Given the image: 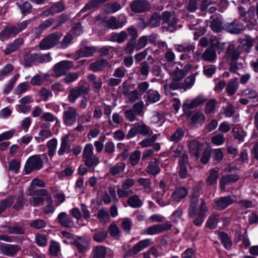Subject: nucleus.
Returning <instances> with one entry per match:
<instances>
[{"instance_id":"nucleus-1","label":"nucleus","mask_w":258,"mask_h":258,"mask_svg":"<svg viewBox=\"0 0 258 258\" xmlns=\"http://www.w3.org/2000/svg\"><path fill=\"white\" fill-rule=\"evenodd\" d=\"M239 18L246 24L249 30H253L257 24L258 3L255 6H250L247 11L243 6L238 8Z\"/></svg>"},{"instance_id":"nucleus-2","label":"nucleus","mask_w":258,"mask_h":258,"mask_svg":"<svg viewBox=\"0 0 258 258\" xmlns=\"http://www.w3.org/2000/svg\"><path fill=\"white\" fill-rule=\"evenodd\" d=\"M30 22L31 20H28L19 22L15 25H8L0 32V39L4 40L10 37H15L26 29Z\"/></svg>"},{"instance_id":"nucleus-3","label":"nucleus","mask_w":258,"mask_h":258,"mask_svg":"<svg viewBox=\"0 0 258 258\" xmlns=\"http://www.w3.org/2000/svg\"><path fill=\"white\" fill-rule=\"evenodd\" d=\"M93 149V146L91 144H87L83 152L84 162L89 168L95 167L99 163L98 158L94 154Z\"/></svg>"},{"instance_id":"nucleus-4","label":"nucleus","mask_w":258,"mask_h":258,"mask_svg":"<svg viewBox=\"0 0 258 258\" xmlns=\"http://www.w3.org/2000/svg\"><path fill=\"white\" fill-rule=\"evenodd\" d=\"M62 35L59 32L50 34L40 41L39 44L40 49L46 50L53 47L58 43Z\"/></svg>"},{"instance_id":"nucleus-5","label":"nucleus","mask_w":258,"mask_h":258,"mask_svg":"<svg viewBox=\"0 0 258 258\" xmlns=\"http://www.w3.org/2000/svg\"><path fill=\"white\" fill-rule=\"evenodd\" d=\"M169 63H165V68L168 72L173 79L174 80H180L186 76L191 69V66L189 64H186L182 69H179L177 67L171 68L169 67Z\"/></svg>"},{"instance_id":"nucleus-6","label":"nucleus","mask_w":258,"mask_h":258,"mask_svg":"<svg viewBox=\"0 0 258 258\" xmlns=\"http://www.w3.org/2000/svg\"><path fill=\"white\" fill-rule=\"evenodd\" d=\"M43 162L40 155L32 156L28 158L25 164V172L29 174L34 170H39L43 167Z\"/></svg>"},{"instance_id":"nucleus-7","label":"nucleus","mask_w":258,"mask_h":258,"mask_svg":"<svg viewBox=\"0 0 258 258\" xmlns=\"http://www.w3.org/2000/svg\"><path fill=\"white\" fill-rule=\"evenodd\" d=\"M236 197L234 195L221 197L215 200L212 207L217 211H221L236 201Z\"/></svg>"},{"instance_id":"nucleus-8","label":"nucleus","mask_w":258,"mask_h":258,"mask_svg":"<svg viewBox=\"0 0 258 258\" xmlns=\"http://www.w3.org/2000/svg\"><path fill=\"white\" fill-rule=\"evenodd\" d=\"M161 17L162 24H167V26H164V27L170 32L174 31L175 29V25L178 22L179 19L175 17L172 13L169 11L163 12Z\"/></svg>"},{"instance_id":"nucleus-9","label":"nucleus","mask_w":258,"mask_h":258,"mask_svg":"<svg viewBox=\"0 0 258 258\" xmlns=\"http://www.w3.org/2000/svg\"><path fill=\"white\" fill-rule=\"evenodd\" d=\"M90 239L86 236H78L71 242L72 245L75 246L79 252L85 253L90 248Z\"/></svg>"},{"instance_id":"nucleus-10","label":"nucleus","mask_w":258,"mask_h":258,"mask_svg":"<svg viewBox=\"0 0 258 258\" xmlns=\"http://www.w3.org/2000/svg\"><path fill=\"white\" fill-rule=\"evenodd\" d=\"M73 66V62L67 60H62L56 63L53 69L54 76L60 77L64 75Z\"/></svg>"},{"instance_id":"nucleus-11","label":"nucleus","mask_w":258,"mask_h":258,"mask_svg":"<svg viewBox=\"0 0 258 258\" xmlns=\"http://www.w3.org/2000/svg\"><path fill=\"white\" fill-rule=\"evenodd\" d=\"M172 225L168 222L163 224H158L149 226L145 229L143 233L147 235H156L161 233L171 228Z\"/></svg>"},{"instance_id":"nucleus-12","label":"nucleus","mask_w":258,"mask_h":258,"mask_svg":"<svg viewBox=\"0 0 258 258\" xmlns=\"http://www.w3.org/2000/svg\"><path fill=\"white\" fill-rule=\"evenodd\" d=\"M79 114L77 109L69 107L63 113V121L68 126L72 125L76 121Z\"/></svg>"},{"instance_id":"nucleus-13","label":"nucleus","mask_w":258,"mask_h":258,"mask_svg":"<svg viewBox=\"0 0 258 258\" xmlns=\"http://www.w3.org/2000/svg\"><path fill=\"white\" fill-rule=\"evenodd\" d=\"M207 99L203 95H199L192 101H185L183 104V110L185 114L189 115V110L194 108L204 103Z\"/></svg>"},{"instance_id":"nucleus-14","label":"nucleus","mask_w":258,"mask_h":258,"mask_svg":"<svg viewBox=\"0 0 258 258\" xmlns=\"http://www.w3.org/2000/svg\"><path fill=\"white\" fill-rule=\"evenodd\" d=\"M89 90V86H80L74 88L71 90L68 95V100L70 102L74 103L81 95L88 94Z\"/></svg>"},{"instance_id":"nucleus-15","label":"nucleus","mask_w":258,"mask_h":258,"mask_svg":"<svg viewBox=\"0 0 258 258\" xmlns=\"http://www.w3.org/2000/svg\"><path fill=\"white\" fill-rule=\"evenodd\" d=\"M150 8V3L147 0H135L131 4V10L136 13L146 12Z\"/></svg>"},{"instance_id":"nucleus-16","label":"nucleus","mask_w":258,"mask_h":258,"mask_svg":"<svg viewBox=\"0 0 258 258\" xmlns=\"http://www.w3.org/2000/svg\"><path fill=\"white\" fill-rule=\"evenodd\" d=\"M246 26L240 22L234 20L225 25V29L228 32L233 34H239L245 30Z\"/></svg>"},{"instance_id":"nucleus-17","label":"nucleus","mask_w":258,"mask_h":258,"mask_svg":"<svg viewBox=\"0 0 258 258\" xmlns=\"http://www.w3.org/2000/svg\"><path fill=\"white\" fill-rule=\"evenodd\" d=\"M241 53L240 47H235L233 45H230L225 52V57L229 61H237Z\"/></svg>"},{"instance_id":"nucleus-18","label":"nucleus","mask_w":258,"mask_h":258,"mask_svg":"<svg viewBox=\"0 0 258 258\" xmlns=\"http://www.w3.org/2000/svg\"><path fill=\"white\" fill-rule=\"evenodd\" d=\"M121 20L117 19L116 17L112 16L106 21V25L109 28L117 29L122 28L126 23V19L124 15H121Z\"/></svg>"},{"instance_id":"nucleus-19","label":"nucleus","mask_w":258,"mask_h":258,"mask_svg":"<svg viewBox=\"0 0 258 258\" xmlns=\"http://www.w3.org/2000/svg\"><path fill=\"white\" fill-rule=\"evenodd\" d=\"M201 146L202 144L197 140L194 139L188 141L187 146L189 153L194 156L196 159H198L200 156Z\"/></svg>"},{"instance_id":"nucleus-20","label":"nucleus","mask_w":258,"mask_h":258,"mask_svg":"<svg viewBox=\"0 0 258 258\" xmlns=\"http://www.w3.org/2000/svg\"><path fill=\"white\" fill-rule=\"evenodd\" d=\"M122 94L125 97L126 102L127 103H133L139 100L141 96L137 90H135L130 91L127 87H123Z\"/></svg>"},{"instance_id":"nucleus-21","label":"nucleus","mask_w":258,"mask_h":258,"mask_svg":"<svg viewBox=\"0 0 258 258\" xmlns=\"http://www.w3.org/2000/svg\"><path fill=\"white\" fill-rule=\"evenodd\" d=\"M97 51L94 46H84L79 49L76 53V59L81 57H87L92 56Z\"/></svg>"},{"instance_id":"nucleus-22","label":"nucleus","mask_w":258,"mask_h":258,"mask_svg":"<svg viewBox=\"0 0 258 258\" xmlns=\"http://www.w3.org/2000/svg\"><path fill=\"white\" fill-rule=\"evenodd\" d=\"M153 242L150 239H146L141 240L136 244L130 250V255H135L142 250L144 248L147 247L152 244Z\"/></svg>"},{"instance_id":"nucleus-23","label":"nucleus","mask_w":258,"mask_h":258,"mask_svg":"<svg viewBox=\"0 0 258 258\" xmlns=\"http://www.w3.org/2000/svg\"><path fill=\"white\" fill-rule=\"evenodd\" d=\"M239 176L236 174H231L224 175L220 180V187L221 189L224 190L226 185L230 183L235 182L238 181Z\"/></svg>"},{"instance_id":"nucleus-24","label":"nucleus","mask_w":258,"mask_h":258,"mask_svg":"<svg viewBox=\"0 0 258 258\" xmlns=\"http://www.w3.org/2000/svg\"><path fill=\"white\" fill-rule=\"evenodd\" d=\"M175 50L178 52H194L196 47L193 43L177 44L174 46Z\"/></svg>"},{"instance_id":"nucleus-25","label":"nucleus","mask_w":258,"mask_h":258,"mask_svg":"<svg viewBox=\"0 0 258 258\" xmlns=\"http://www.w3.org/2000/svg\"><path fill=\"white\" fill-rule=\"evenodd\" d=\"M56 220L60 225L64 227H72L73 225L71 218L65 212L59 213Z\"/></svg>"},{"instance_id":"nucleus-26","label":"nucleus","mask_w":258,"mask_h":258,"mask_svg":"<svg viewBox=\"0 0 258 258\" xmlns=\"http://www.w3.org/2000/svg\"><path fill=\"white\" fill-rule=\"evenodd\" d=\"M159 161L156 158H154L150 161L146 169V171L153 175L158 174L160 171V168L159 165Z\"/></svg>"},{"instance_id":"nucleus-27","label":"nucleus","mask_w":258,"mask_h":258,"mask_svg":"<svg viewBox=\"0 0 258 258\" xmlns=\"http://www.w3.org/2000/svg\"><path fill=\"white\" fill-rule=\"evenodd\" d=\"M202 58L206 61L214 62L217 58L216 50L212 47H209L202 54Z\"/></svg>"},{"instance_id":"nucleus-28","label":"nucleus","mask_w":258,"mask_h":258,"mask_svg":"<svg viewBox=\"0 0 258 258\" xmlns=\"http://www.w3.org/2000/svg\"><path fill=\"white\" fill-rule=\"evenodd\" d=\"M21 249L17 245H7L1 247L2 252L8 256H14Z\"/></svg>"},{"instance_id":"nucleus-29","label":"nucleus","mask_w":258,"mask_h":258,"mask_svg":"<svg viewBox=\"0 0 258 258\" xmlns=\"http://www.w3.org/2000/svg\"><path fill=\"white\" fill-rule=\"evenodd\" d=\"M188 193L186 188L182 187L176 188L172 194L171 199L176 202H179L184 198Z\"/></svg>"},{"instance_id":"nucleus-30","label":"nucleus","mask_w":258,"mask_h":258,"mask_svg":"<svg viewBox=\"0 0 258 258\" xmlns=\"http://www.w3.org/2000/svg\"><path fill=\"white\" fill-rule=\"evenodd\" d=\"M144 98L146 99L145 101L150 103H154L158 102L160 99V95L158 92L153 89H149L147 91Z\"/></svg>"},{"instance_id":"nucleus-31","label":"nucleus","mask_w":258,"mask_h":258,"mask_svg":"<svg viewBox=\"0 0 258 258\" xmlns=\"http://www.w3.org/2000/svg\"><path fill=\"white\" fill-rule=\"evenodd\" d=\"M205 120V116L204 114L200 111L196 112L190 117V123L193 125L197 127L203 124Z\"/></svg>"},{"instance_id":"nucleus-32","label":"nucleus","mask_w":258,"mask_h":258,"mask_svg":"<svg viewBox=\"0 0 258 258\" xmlns=\"http://www.w3.org/2000/svg\"><path fill=\"white\" fill-rule=\"evenodd\" d=\"M70 148L69 145V135H64L61 138V143L57 152L59 156H62L66 152L69 151Z\"/></svg>"},{"instance_id":"nucleus-33","label":"nucleus","mask_w":258,"mask_h":258,"mask_svg":"<svg viewBox=\"0 0 258 258\" xmlns=\"http://www.w3.org/2000/svg\"><path fill=\"white\" fill-rule=\"evenodd\" d=\"M127 36V33L124 31H121L119 33L113 32L110 34L109 40L112 42L121 43L126 39Z\"/></svg>"},{"instance_id":"nucleus-34","label":"nucleus","mask_w":258,"mask_h":258,"mask_svg":"<svg viewBox=\"0 0 258 258\" xmlns=\"http://www.w3.org/2000/svg\"><path fill=\"white\" fill-rule=\"evenodd\" d=\"M23 43V40L22 38H18L15 39L13 43L9 44L6 48L5 50V53L6 55H8L17 50Z\"/></svg>"},{"instance_id":"nucleus-35","label":"nucleus","mask_w":258,"mask_h":258,"mask_svg":"<svg viewBox=\"0 0 258 258\" xmlns=\"http://www.w3.org/2000/svg\"><path fill=\"white\" fill-rule=\"evenodd\" d=\"M199 204V200L197 196H192L190 199L189 207L188 208V215L190 217H194L196 214L197 208Z\"/></svg>"},{"instance_id":"nucleus-36","label":"nucleus","mask_w":258,"mask_h":258,"mask_svg":"<svg viewBox=\"0 0 258 258\" xmlns=\"http://www.w3.org/2000/svg\"><path fill=\"white\" fill-rule=\"evenodd\" d=\"M107 66L111 67L107 60L102 59L92 63L91 64V69L94 72H98L102 70Z\"/></svg>"},{"instance_id":"nucleus-37","label":"nucleus","mask_w":258,"mask_h":258,"mask_svg":"<svg viewBox=\"0 0 258 258\" xmlns=\"http://www.w3.org/2000/svg\"><path fill=\"white\" fill-rule=\"evenodd\" d=\"M239 87L238 78H234L230 80L227 87L226 90L229 95H232L235 93Z\"/></svg>"},{"instance_id":"nucleus-38","label":"nucleus","mask_w":258,"mask_h":258,"mask_svg":"<svg viewBox=\"0 0 258 258\" xmlns=\"http://www.w3.org/2000/svg\"><path fill=\"white\" fill-rule=\"evenodd\" d=\"M219 169L214 168L210 171L209 175L208 176L206 182L209 185H213L216 183L217 179L219 177Z\"/></svg>"},{"instance_id":"nucleus-39","label":"nucleus","mask_w":258,"mask_h":258,"mask_svg":"<svg viewBox=\"0 0 258 258\" xmlns=\"http://www.w3.org/2000/svg\"><path fill=\"white\" fill-rule=\"evenodd\" d=\"M126 164L124 162H119L110 168L109 172L112 175H116L124 171Z\"/></svg>"},{"instance_id":"nucleus-40","label":"nucleus","mask_w":258,"mask_h":258,"mask_svg":"<svg viewBox=\"0 0 258 258\" xmlns=\"http://www.w3.org/2000/svg\"><path fill=\"white\" fill-rule=\"evenodd\" d=\"M127 203L130 207L133 208H140L142 206L143 204L139 196L136 195L130 197L127 200Z\"/></svg>"},{"instance_id":"nucleus-41","label":"nucleus","mask_w":258,"mask_h":258,"mask_svg":"<svg viewBox=\"0 0 258 258\" xmlns=\"http://www.w3.org/2000/svg\"><path fill=\"white\" fill-rule=\"evenodd\" d=\"M48 148V155L52 158L54 155L57 146V140L56 138H53L49 140L46 144Z\"/></svg>"},{"instance_id":"nucleus-42","label":"nucleus","mask_w":258,"mask_h":258,"mask_svg":"<svg viewBox=\"0 0 258 258\" xmlns=\"http://www.w3.org/2000/svg\"><path fill=\"white\" fill-rule=\"evenodd\" d=\"M161 21V16L157 13H154L150 16L148 20L149 27L151 28L158 27L160 25Z\"/></svg>"},{"instance_id":"nucleus-43","label":"nucleus","mask_w":258,"mask_h":258,"mask_svg":"<svg viewBox=\"0 0 258 258\" xmlns=\"http://www.w3.org/2000/svg\"><path fill=\"white\" fill-rule=\"evenodd\" d=\"M210 27L214 31L217 32L225 29V26H223L222 20L219 18L214 19L211 22Z\"/></svg>"},{"instance_id":"nucleus-44","label":"nucleus","mask_w":258,"mask_h":258,"mask_svg":"<svg viewBox=\"0 0 258 258\" xmlns=\"http://www.w3.org/2000/svg\"><path fill=\"white\" fill-rule=\"evenodd\" d=\"M106 248L103 246H97L93 250V258H105L106 254Z\"/></svg>"},{"instance_id":"nucleus-45","label":"nucleus","mask_w":258,"mask_h":258,"mask_svg":"<svg viewBox=\"0 0 258 258\" xmlns=\"http://www.w3.org/2000/svg\"><path fill=\"white\" fill-rule=\"evenodd\" d=\"M35 61L36 63H42L50 61L51 57L49 53L41 54L38 53H34Z\"/></svg>"},{"instance_id":"nucleus-46","label":"nucleus","mask_w":258,"mask_h":258,"mask_svg":"<svg viewBox=\"0 0 258 258\" xmlns=\"http://www.w3.org/2000/svg\"><path fill=\"white\" fill-rule=\"evenodd\" d=\"M159 135L154 134L144 139L140 142L139 144L143 148H147L151 146L156 141Z\"/></svg>"},{"instance_id":"nucleus-47","label":"nucleus","mask_w":258,"mask_h":258,"mask_svg":"<svg viewBox=\"0 0 258 258\" xmlns=\"http://www.w3.org/2000/svg\"><path fill=\"white\" fill-rule=\"evenodd\" d=\"M184 136V132L181 127H178L170 138V141L175 143L180 141Z\"/></svg>"},{"instance_id":"nucleus-48","label":"nucleus","mask_w":258,"mask_h":258,"mask_svg":"<svg viewBox=\"0 0 258 258\" xmlns=\"http://www.w3.org/2000/svg\"><path fill=\"white\" fill-rule=\"evenodd\" d=\"M232 132L234 139L237 140L239 143L243 142L244 138L246 136V133L243 129L234 127Z\"/></svg>"},{"instance_id":"nucleus-49","label":"nucleus","mask_w":258,"mask_h":258,"mask_svg":"<svg viewBox=\"0 0 258 258\" xmlns=\"http://www.w3.org/2000/svg\"><path fill=\"white\" fill-rule=\"evenodd\" d=\"M139 134L144 136H150L153 135V131L151 128L144 122L138 125Z\"/></svg>"},{"instance_id":"nucleus-50","label":"nucleus","mask_w":258,"mask_h":258,"mask_svg":"<svg viewBox=\"0 0 258 258\" xmlns=\"http://www.w3.org/2000/svg\"><path fill=\"white\" fill-rule=\"evenodd\" d=\"M217 101L215 99H210L205 105V112L206 114H211L215 112Z\"/></svg>"},{"instance_id":"nucleus-51","label":"nucleus","mask_w":258,"mask_h":258,"mask_svg":"<svg viewBox=\"0 0 258 258\" xmlns=\"http://www.w3.org/2000/svg\"><path fill=\"white\" fill-rule=\"evenodd\" d=\"M219 215L216 213H213L209 217L207 222V227L210 229H215L217 225Z\"/></svg>"},{"instance_id":"nucleus-52","label":"nucleus","mask_w":258,"mask_h":258,"mask_svg":"<svg viewBox=\"0 0 258 258\" xmlns=\"http://www.w3.org/2000/svg\"><path fill=\"white\" fill-rule=\"evenodd\" d=\"M35 62L34 53L24 54L22 64L25 67H31Z\"/></svg>"},{"instance_id":"nucleus-53","label":"nucleus","mask_w":258,"mask_h":258,"mask_svg":"<svg viewBox=\"0 0 258 258\" xmlns=\"http://www.w3.org/2000/svg\"><path fill=\"white\" fill-rule=\"evenodd\" d=\"M108 232L106 230H101L96 232L93 235L94 240L99 243L103 242L106 238Z\"/></svg>"},{"instance_id":"nucleus-54","label":"nucleus","mask_w":258,"mask_h":258,"mask_svg":"<svg viewBox=\"0 0 258 258\" xmlns=\"http://www.w3.org/2000/svg\"><path fill=\"white\" fill-rule=\"evenodd\" d=\"M73 37L70 34L66 35L62 40L58 43V48L60 49H66L72 43Z\"/></svg>"},{"instance_id":"nucleus-55","label":"nucleus","mask_w":258,"mask_h":258,"mask_svg":"<svg viewBox=\"0 0 258 258\" xmlns=\"http://www.w3.org/2000/svg\"><path fill=\"white\" fill-rule=\"evenodd\" d=\"M144 103L141 100L136 102L133 106L132 109L137 114L141 116H143L144 114Z\"/></svg>"},{"instance_id":"nucleus-56","label":"nucleus","mask_w":258,"mask_h":258,"mask_svg":"<svg viewBox=\"0 0 258 258\" xmlns=\"http://www.w3.org/2000/svg\"><path fill=\"white\" fill-rule=\"evenodd\" d=\"M47 205L43 208V211L45 214L52 213L55 211V208L53 206V200L50 195L46 198Z\"/></svg>"},{"instance_id":"nucleus-57","label":"nucleus","mask_w":258,"mask_h":258,"mask_svg":"<svg viewBox=\"0 0 258 258\" xmlns=\"http://www.w3.org/2000/svg\"><path fill=\"white\" fill-rule=\"evenodd\" d=\"M121 8V6L120 4L114 2L113 3H108L105 6V11L107 13H114Z\"/></svg>"},{"instance_id":"nucleus-58","label":"nucleus","mask_w":258,"mask_h":258,"mask_svg":"<svg viewBox=\"0 0 258 258\" xmlns=\"http://www.w3.org/2000/svg\"><path fill=\"white\" fill-rule=\"evenodd\" d=\"M141 157V152L139 150L135 151L130 156V163L134 166L137 165L139 163Z\"/></svg>"},{"instance_id":"nucleus-59","label":"nucleus","mask_w":258,"mask_h":258,"mask_svg":"<svg viewBox=\"0 0 258 258\" xmlns=\"http://www.w3.org/2000/svg\"><path fill=\"white\" fill-rule=\"evenodd\" d=\"M14 201L12 197H8L5 200L1 201L0 203V214L4 211L6 209L11 207Z\"/></svg>"},{"instance_id":"nucleus-60","label":"nucleus","mask_w":258,"mask_h":258,"mask_svg":"<svg viewBox=\"0 0 258 258\" xmlns=\"http://www.w3.org/2000/svg\"><path fill=\"white\" fill-rule=\"evenodd\" d=\"M30 85L28 82H23L19 84L16 87L15 93L16 95H21L23 93L29 90Z\"/></svg>"},{"instance_id":"nucleus-61","label":"nucleus","mask_w":258,"mask_h":258,"mask_svg":"<svg viewBox=\"0 0 258 258\" xmlns=\"http://www.w3.org/2000/svg\"><path fill=\"white\" fill-rule=\"evenodd\" d=\"M183 151V147L179 145L172 146L170 149V154L174 157H180L184 153Z\"/></svg>"},{"instance_id":"nucleus-62","label":"nucleus","mask_w":258,"mask_h":258,"mask_svg":"<svg viewBox=\"0 0 258 258\" xmlns=\"http://www.w3.org/2000/svg\"><path fill=\"white\" fill-rule=\"evenodd\" d=\"M97 217L100 222L105 223L109 221L110 216L107 211L105 209H100L97 213Z\"/></svg>"},{"instance_id":"nucleus-63","label":"nucleus","mask_w":258,"mask_h":258,"mask_svg":"<svg viewBox=\"0 0 258 258\" xmlns=\"http://www.w3.org/2000/svg\"><path fill=\"white\" fill-rule=\"evenodd\" d=\"M60 247L59 244L54 240L50 242L49 252L51 255L56 256L59 251Z\"/></svg>"},{"instance_id":"nucleus-64","label":"nucleus","mask_w":258,"mask_h":258,"mask_svg":"<svg viewBox=\"0 0 258 258\" xmlns=\"http://www.w3.org/2000/svg\"><path fill=\"white\" fill-rule=\"evenodd\" d=\"M52 136V134L49 130H42L38 134V137L36 139L38 142H43L46 139Z\"/></svg>"}]
</instances>
